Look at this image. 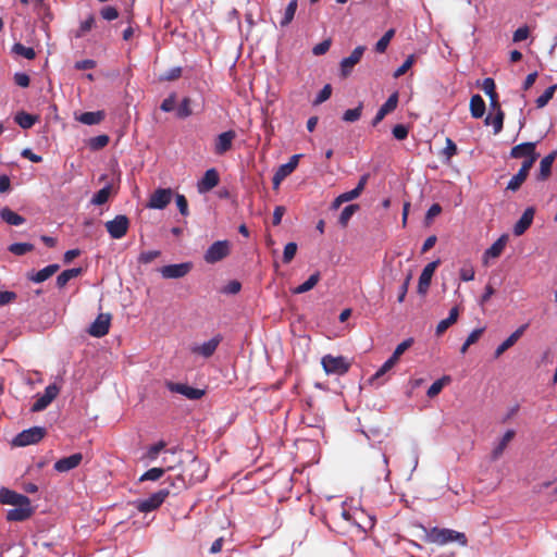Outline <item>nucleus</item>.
Returning <instances> with one entry per match:
<instances>
[{"label": "nucleus", "instance_id": "6", "mask_svg": "<svg viewBox=\"0 0 557 557\" xmlns=\"http://www.w3.org/2000/svg\"><path fill=\"white\" fill-rule=\"evenodd\" d=\"M106 228L113 239H120L127 234L129 220L126 215L119 214L113 220L106 222Z\"/></svg>", "mask_w": 557, "mask_h": 557}, {"label": "nucleus", "instance_id": "44", "mask_svg": "<svg viewBox=\"0 0 557 557\" xmlns=\"http://www.w3.org/2000/svg\"><path fill=\"white\" fill-rule=\"evenodd\" d=\"M359 209L358 205H349L345 207L339 215L338 222L342 226H346L354 215V213Z\"/></svg>", "mask_w": 557, "mask_h": 557}, {"label": "nucleus", "instance_id": "18", "mask_svg": "<svg viewBox=\"0 0 557 557\" xmlns=\"http://www.w3.org/2000/svg\"><path fill=\"white\" fill-rule=\"evenodd\" d=\"M219 184V174L215 169H209L206 171L202 178L198 182L197 188L200 194L210 191Z\"/></svg>", "mask_w": 557, "mask_h": 557}, {"label": "nucleus", "instance_id": "4", "mask_svg": "<svg viewBox=\"0 0 557 557\" xmlns=\"http://www.w3.org/2000/svg\"><path fill=\"white\" fill-rule=\"evenodd\" d=\"M47 431L41 426H33L30 429L22 431L13 440V445L17 447H24L39 443L46 435Z\"/></svg>", "mask_w": 557, "mask_h": 557}, {"label": "nucleus", "instance_id": "54", "mask_svg": "<svg viewBox=\"0 0 557 557\" xmlns=\"http://www.w3.org/2000/svg\"><path fill=\"white\" fill-rule=\"evenodd\" d=\"M100 15L106 21H113L119 17V11L114 7L107 5L100 10Z\"/></svg>", "mask_w": 557, "mask_h": 557}, {"label": "nucleus", "instance_id": "12", "mask_svg": "<svg viewBox=\"0 0 557 557\" xmlns=\"http://www.w3.org/2000/svg\"><path fill=\"white\" fill-rule=\"evenodd\" d=\"M172 200L171 188H159L154 190L148 201V207L152 209H163Z\"/></svg>", "mask_w": 557, "mask_h": 557}, {"label": "nucleus", "instance_id": "38", "mask_svg": "<svg viewBox=\"0 0 557 557\" xmlns=\"http://www.w3.org/2000/svg\"><path fill=\"white\" fill-rule=\"evenodd\" d=\"M111 185H107L104 186L103 188H101L100 190H98L92 199H91V203L92 205H96V206H101L103 203H106L111 195Z\"/></svg>", "mask_w": 557, "mask_h": 557}, {"label": "nucleus", "instance_id": "40", "mask_svg": "<svg viewBox=\"0 0 557 557\" xmlns=\"http://www.w3.org/2000/svg\"><path fill=\"white\" fill-rule=\"evenodd\" d=\"M296 10H297V0H292L285 11H284V16L283 18L281 20L280 24L282 27H285L287 26L294 18L295 16V13H296Z\"/></svg>", "mask_w": 557, "mask_h": 557}, {"label": "nucleus", "instance_id": "33", "mask_svg": "<svg viewBox=\"0 0 557 557\" xmlns=\"http://www.w3.org/2000/svg\"><path fill=\"white\" fill-rule=\"evenodd\" d=\"M82 272H83L82 268H73V269L64 270L57 276V286L59 288H63L69 283V281L79 276L82 274Z\"/></svg>", "mask_w": 557, "mask_h": 557}, {"label": "nucleus", "instance_id": "34", "mask_svg": "<svg viewBox=\"0 0 557 557\" xmlns=\"http://www.w3.org/2000/svg\"><path fill=\"white\" fill-rule=\"evenodd\" d=\"M321 275L320 272H315L309 276V278L300 284L299 286L292 289V293L295 295L304 294L311 290L320 281Z\"/></svg>", "mask_w": 557, "mask_h": 557}, {"label": "nucleus", "instance_id": "5", "mask_svg": "<svg viewBox=\"0 0 557 557\" xmlns=\"http://www.w3.org/2000/svg\"><path fill=\"white\" fill-rule=\"evenodd\" d=\"M222 339V335L216 334L203 343H195L189 348L190 352L197 357L208 359L214 355Z\"/></svg>", "mask_w": 557, "mask_h": 557}, {"label": "nucleus", "instance_id": "25", "mask_svg": "<svg viewBox=\"0 0 557 557\" xmlns=\"http://www.w3.org/2000/svg\"><path fill=\"white\" fill-rule=\"evenodd\" d=\"M527 325L517 329L506 341H504L495 350V358L500 357L507 349L516 344L520 336L524 333Z\"/></svg>", "mask_w": 557, "mask_h": 557}, {"label": "nucleus", "instance_id": "14", "mask_svg": "<svg viewBox=\"0 0 557 557\" xmlns=\"http://www.w3.org/2000/svg\"><path fill=\"white\" fill-rule=\"evenodd\" d=\"M438 264H440V260H435V261L428 263L424 267V269L422 270V272L420 274L419 283H418V293L419 294L424 295L428 292L431 281H432V276H433L436 268L438 267Z\"/></svg>", "mask_w": 557, "mask_h": 557}, {"label": "nucleus", "instance_id": "52", "mask_svg": "<svg viewBox=\"0 0 557 557\" xmlns=\"http://www.w3.org/2000/svg\"><path fill=\"white\" fill-rule=\"evenodd\" d=\"M296 252H297V244L296 243L286 244L284 247V252H283V261L285 263H289L294 259Z\"/></svg>", "mask_w": 557, "mask_h": 557}, {"label": "nucleus", "instance_id": "51", "mask_svg": "<svg viewBox=\"0 0 557 557\" xmlns=\"http://www.w3.org/2000/svg\"><path fill=\"white\" fill-rule=\"evenodd\" d=\"M109 143L108 135H99L89 139V147L92 150H100L104 148Z\"/></svg>", "mask_w": 557, "mask_h": 557}, {"label": "nucleus", "instance_id": "20", "mask_svg": "<svg viewBox=\"0 0 557 557\" xmlns=\"http://www.w3.org/2000/svg\"><path fill=\"white\" fill-rule=\"evenodd\" d=\"M233 131H227L220 134L215 139L214 151L216 154H223L231 149L232 143L235 138Z\"/></svg>", "mask_w": 557, "mask_h": 557}, {"label": "nucleus", "instance_id": "29", "mask_svg": "<svg viewBox=\"0 0 557 557\" xmlns=\"http://www.w3.org/2000/svg\"><path fill=\"white\" fill-rule=\"evenodd\" d=\"M104 111L99 110L95 112H84L77 117V120L85 125H96L101 123L104 120Z\"/></svg>", "mask_w": 557, "mask_h": 557}, {"label": "nucleus", "instance_id": "28", "mask_svg": "<svg viewBox=\"0 0 557 557\" xmlns=\"http://www.w3.org/2000/svg\"><path fill=\"white\" fill-rule=\"evenodd\" d=\"M59 269V264H49L46 268L39 270L38 272L28 275V278L35 283H42L49 277H51L54 273H57Z\"/></svg>", "mask_w": 557, "mask_h": 557}, {"label": "nucleus", "instance_id": "21", "mask_svg": "<svg viewBox=\"0 0 557 557\" xmlns=\"http://www.w3.org/2000/svg\"><path fill=\"white\" fill-rule=\"evenodd\" d=\"M33 512L34 510L29 502L28 505H18L15 506V508L10 509L7 513V519L9 521H24L28 519Z\"/></svg>", "mask_w": 557, "mask_h": 557}, {"label": "nucleus", "instance_id": "32", "mask_svg": "<svg viewBox=\"0 0 557 557\" xmlns=\"http://www.w3.org/2000/svg\"><path fill=\"white\" fill-rule=\"evenodd\" d=\"M485 102L480 95H473L470 99V112L474 119H480L485 113Z\"/></svg>", "mask_w": 557, "mask_h": 557}, {"label": "nucleus", "instance_id": "37", "mask_svg": "<svg viewBox=\"0 0 557 557\" xmlns=\"http://www.w3.org/2000/svg\"><path fill=\"white\" fill-rule=\"evenodd\" d=\"M14 120L22 128L28 129L34 126L38 117L26 112H18Z\"/></svg>", "mask_w": 557, "mask_h": 557}, {"label": "nucleus", "instance_id": "10", "mask_svg": "<svg viewBox=\"0 0 557 557\" xmlns=\"http://www.w3.org/2000/svg\"><path fill=\"white\" fill-rule=\"evenodd\" d=\"M59 387L55 384H50L45 388L42 395H39L32 406V411L39 412L46 409L59 395Z\"/></svg>", "mask_w": 557, "mask_h": 557}, {"label": "nucleus", "instance_id": "56", "mask_svg": "<svg viewBox=\"0 0 557 557\" xmlns=\"http://www.w3.org/2000/svg\"><path fill=\"white\" fill-rule=\"evenodd\" d=\"M331 94H332V87H331V85L327 84L320 90L315 100L313 101V104L318 106V104H321L322 102L326 101L331 97Z\"/></svg>", "mask_w": 557, "mask_h": 557}, {"label": "nucleus", "instance_id": "57", "mask_svg": "<svg viewBox=\"0 0 557 557\" xmlns=\"http://www.w3.org/2000/svg\"><path fill=\"white\" fill-rule=\"evenodd\" d=\"M474 269L470 264H465L459 271L460 278L465 282L472 281L474 278Z\"/></svg>", "mask_w": 557, "mask_h": 557}, {"label": "nucleus", "instance_id": "11", "mask_svg": "<svg viewBox=\"0 0 557 557\" xmlns=\"http://www.w3.org/2000/svg\"><path fill=\"white\" fill-rule=\"evenodd\" d=\"M301 154H294L290 157L289 161L285 164L278 166L276 172L273 175V187L278 188L280 184L284 178H286L289 174H292L298 165L299 159Z\"/></svg>", "mask_w": 557, "mask_h": 557}, {"label": "nucleus", "instance_id": "1", "mask_svg": "<svg viewBox=\"0 0 557 557\" xmlns=\"http://www.w3.org/2000/svg\"><path fill=\"white\" fill-rule=\"evenodd\" d=\"M180 462L182 469L181 472L176 474V480H182L184 485L201 481L205 478L206 469L191 451H186L184 459H181Z\"/></svg>", "mask_w": 557, "mask_h": 557}, {"label": "nucleus", "instance_id": "61", "mask_svg": "<svg viewBox=\"0 0 557 557\" xmlns=\"http://www.w3.org/2000/svg\"><path fill=\"white\" fill-rule=\"evenodd\" d=\"M14 83L20 87L26 88L30 84V78L26 73H15Z\"/></svg>", "mask_w": 557, "mask_h": 557}, {"label": "nucleus", "instance_id": "7", "mask_svg": "<svg viewBox=\"0 0 557 557\" xmlns=\"http://www.w3.org/2000/svg\"><path fill=\"white\" fill-rule=\"evenodd\" d=\"M230 253V243L227 240H218L213 243L205 253V260L208 263H215Z\"/></svg>", "mask_w": 557, "mask_h": 557}, {"label": "nucleus", "instance_id": "41", "mask_svg": "<svg viewBox=\"0 0 557 557\" xmlns=\"http://www.w3.org/2000/svg\"><path fill=\"white\" fill-rule=\"evenodd\" d=\"M12 52L26 58L27 60H33L36 57V52L32 47H25L24 45L16 42L12 47Z\"/></svg>", "mask_w": 557, "mask_h": 557}, {"label": "nucleus", "instance_id": "64", "mask_svg": "<svg viewBox=\"0 0 557 557\" xmlns=\"http://www.w3.org/2000/svg\"><path fill=\"white\" fill-rule=\"evenodd\" d=\"M330 47H331V40L326 39V40H323L322 42L315 45L312 49V52L314 55H322L330 49Z\"/></svg>", "mask_w": 557, "mask_h": 557}, {"label": "nucleus", "instance_id": "50", "mask_svg": "<svg viewBox=\"0 0 557 557\" xmlns=\"http://www.w3.org/2000/svg\"><path fill=\"white\" fill-rule=\"evenodd\" d=\"M362 112V103H359L357 108L346 110L343 114V120L345 122H356L360 119Z\"/></svg>", "mask_w": 557, "mask_h": 557}, {"label": "nucleus", "instance_id": "17", "mask_svg": "<svg viewBox=\"0 0 557 557\" xmlns=\"http://www.w3.org/2000/svg\"><path fill=\"white\" fill-rule=\"evenodd\" d=\"M83 460V455L81 453L73 454L69 457H64L59 459L53 468L57 472H67L70 470H73L77 468Z\"/></svg>", "mask_w": 557, "mask_h": 557}, {"label": "nucleus", "instance_id": "59", "mask_svg": "<svg viewBox=\"0 0 557 557\" xmlns=\"http://www.w3.org/2000/svg\"><path fill=\"white\" fill-rule=\"evenodd\" d=\"M456 153H457L456 144L450 138H446V146L443 150V154L446 157L447 160H449Z\"/></svg>", "mask_w": 557, "mask_h": 557}, {"label": "nucleus", "instance_id": "55", "mask_svg": "<svg viewBox=\"0 0 557 557\" xmlns=\"http://www.w3.org/2000/svg\"><path fill=\"white\" fill-rule=\"evenodd\" d=\"M414 63V55H409L406 61L394 72V77L403 76Z\"/></svg>", "mask_w": 557, "mask_h": 557}, {"label": "nucleus", "instance_id": "24", "mask_svg": "<svg viewBox=\"0 0 557 557\" xmlns=\"http://www.w3.org/2000/svg\"><path fill=\"white\" fill-rule=\"evenodd\" d=\"M535 143H522L517 146H515L510 151L511 158H531L532 154H535Z\"/></svg>", "mask_w": 557, "mask_h": 557}, {"label": "nucleus", "instance_id": "31", "mask_svg": "<svg viewBox=\"0 0 557 557\" xmlns=\"http://www.w3.org/2000/svg\"><path fill=\"white\" fill-rule=\"evenodd\" d=\"M556 156L557 152L553 151L541 160L539 180L544 181L550 175L552 165L556 159Z\"/></svg>", "mask_w": 557, "mask_h": 557}, {"label": "nucleus", "instance_id": "49", "mask_svg": "<svg viewBox=\"0 0 557 557\" xmlns=\"http://www.w3.org/2000/svg\"><path fill=\"white\" fill-rule=\"evenodd\" d=\"M96 23V18L92 14H90L85 21H83L79 25V28L76 33V37H83L85 36L94 26Z\"/></svg>", "mask_w": 557, "mask_h": 557}, {"label": "nucleus", "instance_id": "3", "mask_svg": "<svg viewBox=\"0 0 557 557\" xmlns=\"http://www.w3.org/2000/svg\"><path fill=\"white\" fill-rule=\"evenodd\" d=\"M321 364L326 374L343 375L348 372L350 363L343 356L325 355L322 357Z\"/></svg>", "mask_w": 557, "mask_h": 557}, {"label": "nucleus", "instance_id": "62", "mask_svg": "<svg viewBox=\"0 0 557 557\" xmlns=\"http://www.w3.org/2000/svg\"><path fill=\"white\" fill-rule=\"evenodd\" d=\"M16 299V294L10 290H0V307L8 305Z\"/></svg>", "mask_w": 557, "mask_h": 557}, {"label": "nucleus", "instance_id": "36", "mask_svg": "<svg viewBox=\"0 0 557 557\" xmlns=\"http://www.w3.org/2000/svg\"><path fill=\"white\" fill-rule=\"evenodd\" d=\"M458 315H459L458 308H456V307L453 308L449 311V315L446 319L440 321V323L437 324L436 334L442 335L450 325H453L457 321Z\"/></svg>", "mask_w": 557, "mask_h": 557}, {"label": "nucleus", "instance_id": "53", "mask_svg": "<svg viewBox=\"0 0 557 557\" xmlns=\"http://www.w3.org/2000/svg\"><path fill=\"white\" fill-rule=\"evenodd\" d=\"M161 255V251L160 250H149V251H143L139 257H138V262L139 263H144V264H147V263H150L152 262L154 259H157L158 257H160Z\"/></svg>", "mask_w": 557, "mask_h": 557}, {"label": "nucleus", "instance_id": "63", "mask_svg": "<svg viewBox=\"0 0 557 557\" xmlns=\"http://www.w3.org/2000/svg\"><path fill=\"white\" fill-rule=\"evenodd\" d=\"M482 89L485 92V95H487L488 97L491 95H496L494 79L491 77L484 78V81L482 83Z\"/></svg>", "mask_w": 557, "mask_h": 557}, {"label": "nucleus", "instance_id": "26", "mask_svg": "<svg viewBox=\"0 0 557 557\" xmlns=\"http://www.w3.org/2000/svg\"><path fill=\"white\" fill-rule=\"evenodd\" d=\"M508 242L507 235H502L486 251L484 252V262H487L488 258H497L500 256Z\"/></svg>", "mask_w": 557, "mask_h": 557}, {"label": "nucleus", "instance_id": "39", "mask_svg": "<svg viewBox=\"0 0 557 557\" xmlns=\"http://www.w3.org/2000/svg\"><path fill=\"white\" fill-rule=\"evenodd\" d=\"M450 382V377L449 376H443L442 379H438L436 380L435 382L432 383V385L429 387L428 392H426V395L430 397V398H433L435 397L436 395H438L443 387L445 386V384L449 383Z\"/></svg>", "mask_w": 557, "mask_h": 557}, {"label": "nucleus", "instance_id": "15", "mask_svg": "<svg viewBox=\"0 0 557 557\" xmlns=\"http://www.w3.org/2000/svg\"><path fill=\"white\" fill-rule=\"evenodd\" d=\"M28 503L29 498L23 494L4 487L0 490V504L18 506L28 505Z\"/></svg>", "mask_w": 557, "mask_h": 557}, {"label": "nucleus", "instance_id": "46", "mask_svg": "<svg viewBox=\"0 0 557 557\" xmlns=\"http://www.w3.org/2000/svg\"><path fill=\"white\" fill-rule=\"evenodd\" d=\"M483 329H475L473 330L469 336L467 337L466 342L462 344L461 348H460V352L461 354H466L468 348L474 344L475 342H478V339L480 338V336L482 335L483 333Z\"/></svg>", "mask_w": 557, "mask_h": 557}, {"label": "nucleus", "instance_id": "60", "mask_svg": "<svg viewBox=\"0 0 557 557\" xmlns=\"http://www.w3.org/2000/svg\"><path fill=\"white\" fill-rule=\"evenodd\" d=\"M165 447L164 442H159L152 446L149 447L147 451V458L150 460H153L158 457L159 453Z\"/></svg>", "mask_w": 557, "mask_h": 557}, {"label": "nucleus", "instance_id": "47", "mask_svg": "<svg viewBox=\"0 0 557 557\" xmlns=\"http://www.w3.org/2000/svg\"><path fill=\"white\" fill-rule=\"evenodd\" d=\"M527 174L522 173L521 171H518L516 175L511 177V180L507 184V190L516 191L520 188V186L523 184V182L527 178Z\"/></svg>", "mask_w": 557, "mask_h": 557}, {"label": "nucleus", "instance_id": "35", "mask_svg": "<svg viewBox=\"0 0 557 557\" xmlns=\"http://www.w3.org/2000/svg\"><path fill=\"white\" fill-rule=\"evenodd\" d=\"M484 123H485V125H492L494 128V134H498L503 129L504 112L503 111L495 112V113L491 112L485 117Z\"/></svg>", "mask_w": 557, "mask_h": 557}, {"label": "nucleus", "instance_id": "23", "mask_svg": "<svg viewBox=\"0 0 557 557\" xmlns=\"http://www.w3.org/2000/svg\"><path fill=\"white\" fill-rule=\"evenodd\" d=\"M516 432L513 430H507L503 437L495 444L491 457L493 460L499 459V457L503 455L505 449L507 448L508 444L512 441L515 437Z\"/></svg>", "mask_w": 557, "mask_h": 557}, {"label": "nucleus", "instance_id": "27", "mask_svg": "<svg viewBox=\"0 0 557 557\" xmlns=\"http://www.w3.org/2000/svg\"><path fill=\"white\" fill-rule=\"evenodd\" d=\"M176 394H181L191 400H197L205 395V389L176 383Z\"/></svg>", "mask_w": 557, "mask_h": 557}, {"label": "nucleus", "instance_id": "13", "mask_svg": "<svg viewBox=\"0 0 557 557\" xmlns=\"http://www.w3.org/2000/svg\"><path fill=\"white\" fill-rule=\"evenodd\" d=\"M366 47L358 46L354 49L349 57L344 58L341 61V73L344 77L348 76L354 66L361 60L364 53Z\"/></svg>", "mask_w": 557, "mask_h": 557}, {"label": "nucleus", "instance_id": "58", "mask_svg": "<svg viewBox=\"0 0 557 557\" xmlns=\"http://www.w3.org/2000/svg\"><path fill=\"white\" fill-rule=\"evenodd\" d=\"M392 133L396 139L404 140L407 138L409 131L404 124H397L393 127Z\"/></svg>", "mask_w": 557, "mask_h": 557}, {"label": "nucleus", "instance_id": "42", "mask_svg": "<svg viewBox=\"0 0 557 557\" xmlns=\"http://www.w3.org/2000/svg\"><path fill=\"white\" fill-rule=\"evenodd\" d=\"M395 35V30L388 29L383 37L375 44V51L379 53H384L392 40V38Z\"/></svg>", "mask_w": 557, "mask_h": 557}, {"label": "nucleus", "instance_id": "43", "mask_svg": "<svg viewBox=\"0 0 557 557\" xmlns=\"http://www.w3.org/2000/svg\"><path fill=\"white\" fill-rule=\"evenodd\" d=\"M34 249V245L29 243H14L10 245L9 251L16 255L23 256Z\"/></svg>", "mask_w": 557, "mask_h": 557}, {"label": "nucleus", "instance_id": "16", "mask_svg": "<svg viewBox=\"0 0 557 557\" xmlns=\"http://www.w3.org/2000/svg\"><path fill=\"white\" fill-rule=\"evenodd\" d=\"M201 106L197 99L185 97L178 106H176V117H188L195 112L200 111Z\"/></svg>", "mask_w": 557, "mask_h": 557}, {"label": "nucleus", "instance_id": "45", "mask_svg": "<svg viewBox=\"0 0 557 557\" xmlns=\"http://www.w3.org/2000/svg\"><path fill=\"white\" fill-rule=\"evenodd\" d=\"M557 89V85L549 86L537 99H536V107L537 108H544L549 100L554 97V94Z\"/></svg>", "mask_w": 557, "mask_h": 557}, {"label": "nucleus", "instance_id": "19", "mask_svg": "<svg viewBox=\"0 0 557 557\" xmlns=\"http://www.w3.org/2000/svg\"><path fill=\"white\" fill-rule=\"evenodd\" d=\"M397 104H398V94L394 92L388 97V99L385 101V103L379 109L374 119L372 120V125L376 126L380 122H382L386 114L393 112L397 108Z\"/></svg>", "mask_w": 557, "mask_h": 557}, {"label": "nucleus", "instance_id": "22", "mask_svg": "<svg viewBox=\"0 0 557 557\" xmlns=\"http://www.w3.org/2000/svg\"><path fill=\"white\" fill-rule=\"evenodd\" d=\"M534 218V209L527 208L517 223L513 225V234L516 236L522 235L532 224Z\"/></svg>", "mask_w": 557, "mask_h": 557}, {"label": "nucleus", "instance_id": "30", "mask_svg": "<svg viewBox=\"0 0 557 557\" xmlns=\"http://www.w3.org/2000/svg\"><path fill=\"white\" fill-rule=\"evenodd\" d=\"M0 218L5 223H8L10 225H14V226L22 225L25 222V219L22 215L12 211L8 207H4L0 210Z\"/></svg>", "mask_w": 557, "mask_h": 557}, {"label": "nucleus", "instance_id": "8", "mask_svg": "<svg viewBox=\"0 0 557 557\" xmlns=\"http://www.w3.org/2000/svg\"><path fill=\"white\" fill-rule=\"evenodd\" d=\"M168 495H169L168 490H165V488L160 490L159 492L152 494L147 499L137 500L135 503L136 508L140 512L152 511V510L157 509L164 502V499L168 497Z\"/></svg>", "mask_w": 557, "mask_h": 557}, {"label": "nucleus", "instance_id": "48", "mask_svg": "<svg viewBox=\"0 0 557 557\" xmlns=\"http://www.w3.org/2000/svg\"><path fill=\"white\" fill-rule=\"evenodd\" d=\"M163 474V468H151L139 478V481H158Z\"/></svg>", "mask_w": 557, "mask_h": 557}, {"label": "nucleus", "instance_id": "2", "mask_svg": "<svg viewBox=\"0 0 557 557\" xmlns=\"http://www.w3.org/2000/svg\"><path fill=\"white\" fill-rule=\"evenodd\" d=\"M429 542L437 545H446L451 542H457L461 546H466L468 541L465 533L451 529L433 528L426 535Z\"/></svg>", "mask_w": 557, "mask_h": 557}, {"label": "nucleus", "instance_id": "9", "mask_svg": "<svg viewBox=\"0 0 557 557\" xmlns=\"http://www.w3.org/2000/svg\"><path fill=\"white\" fill-rule=\"evenodd\" d=\"M112 315L110 313H100L90 324L88 334L94 337H103L109 333Z\"/></svg>", "mask_w": 557, "mask_h": 557}]
</instances>
